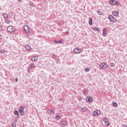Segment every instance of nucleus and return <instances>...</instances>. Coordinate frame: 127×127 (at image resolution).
Instances as JSON below:
<instances>
[{"label":"nucleus","instance_id":"obj_1","mask_svg":"<svg viewBox=\"0 0 127 127\" xmlns=\"http://www.w3.org/2000/svg\"><path fill=\"white\" fill-rule=\"evenodd\" d=\"M7 30L10 33H12L15 30V28L12 26H9L7 27Z\"/></svg>","mask_w":127,"mask_h":127},{"label":"nucleus","instance_id":"obj_2","mask_svg":"<svg viewBox=\"0 0 127 127\" xmlns=\"http://www.w3.org/2000/svg\"><path fill=\"white\" fill-rule=\"evenodd\" d=\"M24 30L26 33H30V32L31 31L30 28L29 27V26H28L27 25H25L24 26Z\"/></svg>","mask_w":127,"mask_h":127},{"label":"nucleus","instance_id":"obj_3","mask_svg":"<svg viewBox=\"0 0 127 127\" xmlns=\"http://www.w3.org/2000/svg\"><path fill=\"white\" fill-rule=\"evenodd\" d=\"M100 115H101V110H96L93 112L92 116L93 117H96V116H97L98 117V116H100Z\"/></svg>","mask_w":127,"mask_h":127},{"label":"nucleus","instance_id":"obj_4","mask_svg":"<svg viewBox=\"0 0 127 127\" xmlns=\"http://www.w3.org/2000/svg\"><path fill=\"white\" fill-rule=\"evenodd\" d=\"M100 67L101 69H106L108 67V64L105 63H102L100 64Z\"/></svg>","mask_w":127,"mask_h":127},{"label":"nucleus","instance_id":"obj_5","mask_svg":"<svg viewBox=\"0 0 127 127\" xmlns=\"http://www.w3.org/2000/svg\"><path fill=\"white\" fill-rule=\"evenodd\" d=\"M19 113H20V115L21 116H23V115H24V108L23 107H20L19 109Z\"/></svg>","mask_w":127,"mask_h":127},{"label":"nucleus","instance_id":"obj_6","mask_svg":"<svg viewBox=\"0 0 127 127\" xmlns=\"http://www.w3.org/2000/svg\"><path fill=\"white\" fill-rule=\"evenodd\" d=\"M73 52L75 54H78L79 53H81V52H83V50H80L78 48H75L74 49Z\"/></svg>","mask_w":127,"mask_h":127},{"label":"nucleus","instance_id":"obj_7","mask_svg":"<svg viewBox=\"0 0 127 127\" xmlns=\"http://www.w3.org/2000/svg\"><path fill=\"white\" fill-rule=\"evenodd\" d=\"M103 121L104 122V124L105 126L108 127V126H110V122H109V120L106 118H104L103 119Z\"/></svg>","mask_w":127,"mask_h":127},{"label":"nucleus","instance_id":"obj_8","mask_svg":"<svg viewBox=\"0 0 127 127\" xmlns=\"http://www.w3.org/2000/svg\"><path fill=\"white\" fill-rule=\"evenodd\" d=\"M109 19L110 21H111V22L115 23L116 21V19L115 18V17L114 16H113V15H110L109 16Z\"/></svg>","mask_w":127,"mask_h":127},{"label":"nucleus","instance_id":"obj_9","mask_svg":"<svg viewBox=\"0 0 127 127\" xmlns=\"http://www.w3.org/2000/svg\"><path fill=\"white\" fill-rule=\"evenodd\" d=\"M86 101L87 103H92V102H93V98L90 97H87Z\"/></svg>","mask_w":127,"mask_h":127},{"label":"nucleus","instance_id":"obj_10","mask_svg":"<svg viewBox=\"0 0 127 127\" xmlns=\"http://www.w3.org/2000/svg\"><path fill=\"white\" fill-rule=\"evenodd\" d=\"M61 124L62 127H65L66 126H67V122L66 121H63Z\"/></svg>","mask_w":127,"mask_h":127},{"label":"nucleus","instance_id":"obj_11","mask_svg":"<svg viewBox=\"0 0 127 127\" xmlns=\"http://www.w3.org/2000/svg\"><path fill=\"white\" fill-rule=\"evenodd\" d=\"M106 35H107V29H106V28H104L103 29V36H106Z\"/></svg>","mask_w":127,"mask_h":127},{"label":"nucleus","instance_id":"obj_12","mask_svg":"<svg viewBox=\"0 0 127 127\" xmlns=\"http://www.w3.org/2000/svg\"><path fill=\"white\" fill-rule=\"evenodd\" d=\"M25 48L26 50H28V51H30V50H31V47H30V46L29 45H26Z\"/></svg>","mask_w":127,"mask_h":127},{"label":"nucleus","instance_id":"obj_13","mask_svg":"<svg viewBox=\"0 0 127 127\" xmlns=\"http://www.w3.org/2000/svg\"><path fill=\"white\" fill-rule=\"evenodd\" d=\"M89 24H90V25H92L93 24V19L92 17L89 18Z\"/></svg>","mask_w":127,"mask_h":127},{"label":"nucleus","instance_id":"obj_14","mask_svg":"<svg viewBox=\"0 0 127 127\" xmlns=\"http://www.w3.org/2000/svg\"><path fill=\"white\" fill-rule=\"evenodd\" d=\"M110 4L111 5H115V4H116V1L114 0H111L110 1Z\"/></svg>","mask_w":127,"mask_h":127},{"label":"nucleus","instance_id":"obj_15","mask_svg":"<svg viewBox=\"0 0 127 127\" xmlns=\"http://www.w3.org/2000/svg\"><path fill=\"white\" fill-rule=\"evenodd\" d=\"M37 59H38V57L37 56L33 57L32 58V61L33 62L36 61Z\"/></svg>","mask_w":127,"mask_h":127},{"label":"nucleus","instance_id":"obj_16","mask_svg":"<svg viewBox=\"0 0 127 127\" xmlns=\"http://www.w3.org/2000/svg\"><path fill=\"white\" fill-rule=\"evenodd\" d=\"M2 15H3V17H4L5 19H6V18H8V15H7V14L3 13Z\"/></svg>","mask_w":127,"mask_h":127},{"label":"nucleus","instance_id":"obj_17","mask_svg":"<svg viewBox=\"0 0 127 127\" xmlns=\"http://www.w3.org/2000/svg\"><path fill=\"white\" fill-rule=\"evenodd\" d=\"M94 31H97V32H100V29L97 27H94L93 28Z\"/></svg>","mask_w":127,"mask_h":127},{"label":"nucleus","instance_id":"obj_18","mask_svg":"<svg viewBox=\"0 0 127 127\" xmlns=\"http://www.w3.org/2000/svg\"><path fill=\"white\" fill-rule=\"evenodd\" d=\"M112 14H113V15H115V16H118V15H119V12H113Z\"/></svg>","mask_w":127,"mask_h":127},{"label":"nucleus","instance_id":"obj_19","mask_svg":"<svg viewBox=\"0 0 127 127\" xmlns=\"http://www.w3.org/2000/svg\"><path fill=\"white\" fill-rule=\"evenodd\" d=\"M112 105H113V107H118V103L115 102H113V103H112Z\"/></svg>","mask_w":127,"mask_h":127},{"label":"nucleus","instance_id":"obj_20","mask_svg":"<svg viewBox=\"0 0 127 127\" xmlns=\"http://www.w3.org/2000/svg\"><path fill=\"white\" fill-rule=\"evenodd\" d=\"M82 112H85L86 111H87V108L86 107H83L81 109Z\"/></svg>","mask_w":127,"mask_h":127},{"label":"nucleus","instance_id":"obj_21","mask_svg":"<svg viewBox=\"0 0 127 127\" xmlns=\"http://www.w3.org/2000/svg\"><path fill=\"white\" fill-rule=\"evenodd\" d=\"M54 112V110L52 109L51 110H49L48 111V114H51V113H53Z\"/></svg>","mask_w":127,"mask_h":127},{"label":"nucleus","instance_id":"obj_22","mask_svg":"<svg viewBox=\"0 0 127 127\" xmlns=\"http://www.w3.org/2000/svg\"><path fill=\"white\" fill-rule=\"evenodd\" d=\"M5 23H7V24H9L10 23V20H5Z\"/></svg>","mask_w":127,"mask_h":127},{"label":"nucleus","instance_id":"obj_23","mask_svg":"<svg viewBox=\"0 0 127 127\" xmlns=\"http://www.w3.org/2000/svg\"><path fill=\"white\" fill-rule=\"evenodd\" d=\"M56 120L57 121H59L60 120V116H56Z\"/></svg>","mask_w":127,"mask_h":127},{"label":"nucleus","instance_id":"obj_24","mask_svg":"<svg viewBox=\"0 0 127 127\" xmlns=\"http://www.w3.org/2000/svg\"><path fill=\"white\" fill-rule=\"evenodd\" d=\"M62 42H63V41H62V40H60V41H57L56 42V43H62Z\"/></svg>","mask_w":127,"mask_h":127},{"label":"nucleus","instance_id":"obj_25","mask_svg":"<svg viewBox=\"0 0 127 127\" xmlns=\"http://www.w3.org/2000/svg\"><path fill=\"white\" fill-rule=\"evenodd\" d=\"M0 53H1V54L4 53V50H0Z\"/></svg>","mask_w":127,"mask_h":127},{"label":"nucleus","instance_id":"obj_26","mask_svg":"<svg viewBox=\"0 0 127 127\" xmlns=\"http://www.w3.org/2000/svg\"><path fill=\"white\" fill-rule=\"evenodd\" d=\"M14 114H15V115H16L17 116V117H18V112H17V111H15Z\"/></svg>","mask_w":127,"mask_h":127},{"label":"nucleus","instance_id":"obj_27","mask_svg":"<svg viewBox=\"0 0 127 127\" xmlns=\"http://www.w3.org/2000/svg\"><path fill=\"white\" fill-rule=\"evenodd\" d=\"M12 127H16V124H15V123H14L12 124Z\"/></svg>","mask_w":127,"mask_h":127},{"label":"nucleus","instance_id":"obj_28","mask_svg":"<svg viewBox=\"0 0 127 127\" xmlns=\"http://www.w3.org/2000/svg\"><path fill=\"white\" fill-rule=\"evenodd\" d=\"M97 12H98V14H99V15H102V14H103V13H102V12H101L100 11H97Z\"/></svg>","mask_w":127,"mask_h":127},{"label":"nucleus","instance_id":"obj_29","mask_svg":"<svg viewBox=\"0 0 127 127\" xmlns=\"http://www.w3.org/2000/svg\"><path fill=\"white\" fill-rule=\"evenodd\" d=\"M85 71H86V72H89V71H90V69H89V68H88V67H86L85 68Z\"/></svg>","mask_w":127,"mask_h":127},{"label":"nucleus","instance_id":"obj_30","mask_svg":"<svg viewBox=\"0 0 127 127\" xmlns=\"http://www.w3.org/2000/svg\"><path fill=\"white\" fill-rule=\"evenodd\" d=\"M31 69H34V65L31 64Z\"/></svg>","mask_w":127,"mask_h":127},{"label":"nucleus","instance_id":"obj_31","mask_svg":"<svg viewBox=\"0 0 127 127\" xmlns=\"http://www.w3.org/2000/svg\"><path fill=\"white\" fill-rule=\"evenodd\" d=\"M116 4L117 5H119V4H120V2H119V1L116 2Z\"/></svg>","mask_w":127,"mask_h":127},{"label":"nucleus","instance_id":"obj_32","mask_svg":"<svg viewBox=\"0 0 127 127\" xmlns=\"http://www.w3.org/2000/svg\"><path fill=\"white\" fill-rule=\"evenodd\" d=\"M110 66H111V67H115V65H114V64H111Z\"/></svg>","mask_w":127,"mask_h":127},{"label":"nucleus","instance_id":"obj_33","mask_svg":"<svg viewBox=\"0 0 127 127\" xmlns=\"http://www.w3.org/2000/svg\"><path fill=\"white\" fill-rule=\"evenodd\" d=\"M1 30H2V27L0 25V31H1Z\"/></svg>","mask_w":127,"mask_h":127},{"label":"nucleus","instance_id":"obj_34","mask_svg":"<svg viewBox=\"0 0 127 127\" xmlns=\"http://www.w3.org/2000/svg\"><path fill=\"white\" fill-rule=\"evenodd\" d=\"M15 81L16 82H17V81H18V79H17V78H15Z\"/></svg>","mask_w":127,"mask_h":127},{"label":"nucleus","instance_id":"obj_35","mask_svg":"<svg viewBox=\"0 0 127 127\" xmlns=\"http://www.w3.org/2000/svg\"><path fill=\"white\" fill-rule=\"evenodd\" d=\"M123 127H127V125H123Z\"/></svg>","mask_w":127,"mask_h":127},{"label":"nucleus","instance_id":"obj_36","mask_svg":"<svg viewBox=\"0 0 127 127\" xmlns=\"http://www.w3.org/2000/svg\"><path fill=\"white\" fill-rule=\"evenodd\" d=\"M84 95H85V96L87 95V93L84 92Z\"/></svg>","mask_w":127,"mask_h":127},{"label":"nucleus","instance_id":"obj_37","mask_svg":"<svg viewBox=\"0 0 127 127\" xmlns=\"http://www.w3.org/2000/svg\"><path fill=\"white\" fill-rule=\"evenodd\" d=\"M0 39H1V35H0Z\"/></svg>","mask_w":127,"mask_h":127}]
</instances>
